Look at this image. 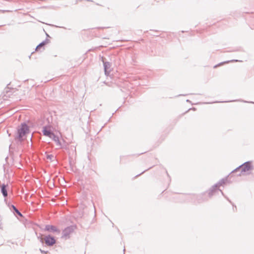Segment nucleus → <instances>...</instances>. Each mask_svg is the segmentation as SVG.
<instances>
[{"instance_id":"nucleus-1","label":"nucleus","mask_w":254,"mask_h":254,"mask_svg":"<svg viewBox=\"0 0 254 254\" xmlns=\"http://www.w3.org/2000/svg\"><path fill=\"white\" fill-rule=\"evenodd\" d=\"M41 241L49 246H53L56 243V239L51 235L42 236Z\"/></svg>"},{"instance_id":"nucleus-2","label":"nucleus","mask_w":254,"mask_h":254,"mask_svg":"<svg viewBox=\"0 0 254 254\" xmlns=\"http://www.w3.org/2000/svg\"><path fill=\"white\" fill-rule=\"evenodd\" d=\"M28 126L25 125L23 124L18 129V138L20 140L23 139L24 137L28 132Z\"/></svg>"},{"instance_id":"nucleus-3","label":"nucleus","mask_w":254,"mask_h":254,"mask_svg":"<svg viewBox=\"0 0 254 254\" xmlns=\"http://www.w3.org/2000/svg\"><path fill=\"white\" fill-rule=\"evenodd\" d=\"M10 190V187L8 185H3L1 188V192H2L4 197H6L7 196V192Z\"/></svg>"},{"instance_id":"nucleus-4","label":"nucleus","mask_w":254,"mask_h":254,"mask_svg":"<svg viewBox=\"0 0 254 254\" xmlns=\"http://www.w3.org/2000/svg\"><path fill=\"white\" fill-rule=\"evenodd\" d=\"M45 230L50 232H56L60 233V231L57 227L52 225H47L45 227Z\"/></svg>"},{"instance_id":"nucleus-5","label":"nucleus","mask_w":254,"mask_h":254,"mask_svg":"<svg viewBox=\"0 0 254 254\" xmlns=\"http://www.w3.org/2000/svg\"><path fill=\"white\" fill-rule=\"evenodd\" d=\"M240 168L242 171H248L251 169V165L249 163H245L241 166Z\"/></svg>"},{"instance_id":"nucleus-6","label":"nucleus","mask_w":254,"mask_h":254,"mask_svg":"<svg viewBox=\"0 0 254 254\" xmlns=\"http://www.w3.org/2000/svg\"><path fill=\"white\" fill-rule=\"evenodd\" d=\"M73 230L71 227H68L65 229L63 231L64 236L65 237H67L69 234H70L73 232Z\"/></svg>"},{"instance_id":"nucleus-7","label":"nucleus","mask_w":254,"mask_h":254,"mask_svg":"<svg viewBox=\"0 0 254 254\" xmlns=\"http://www.w3.org/2000/svg\"><path fill=\"white\" fill-rule=\"evenodd\" d=\"M43 134L45 136L50 137V135H52V132L51 130L47 127H45L43 129Z\"/></svg>"},{"instance_id":"nucleus-8","label":"nucleus","mask_w":254,"mask_h":254,"mask_svg":"<svg viewBox=\"0 0 254 254\" xmlns=\"http://www.w3.org/2000/svg\"><path fill=\"white\" fill-rule=\"evenodd\" d=\"M50 138H52L56 142H59V138L58 137H57V136H56L54 133L52 132V135H50Z\"/></svg>"},{"instance_id":"nucleus-9","label":"nucleus","mask_w":254,"mask_h":254,"mask_svg":"<svg viewBox=\"0 0 254 254\" xmlns=\"http://www.w3.org/2000/svg\"><path fill=\"white\" fill-rule=\"evenodd\" d=\"M45 45V43L43 42L40 44L36 48V50L38 51L41 47Z\"/></svg>"},{"instance_id":"nucleus-10","label":"nucleus","mask_w":254,"mask_h":254,"mask_svg":"<svg viewBox=\"0 0 254 254\" xmlns=\"http://www.w3.org/2000/svg\"><path fill=\"white\" fill-rule=\"evenodd\" d=\"M12 207L13 208L14 210L15 211V212L20 216H22L21 214L18 211L17 209H16V208L14 207V206L12 205Z\"/></svg>"},{"instance_id":"nucleus-11","label":"nucleus","mask_w":254,"mask_h":254,"mask_svg":"<svg viewBox=\"0 0 254 254\" xmlns=\"http://www.w3.org/2000/svg\"><path fill=\"white\" fill-rule=\"evenodd\" d=\"M52 157H53L52 156H47V158H49L50 160H51V159H52Z\"/></svg>"},{"instance_id":"nucleus-12","label":"nucleus","mask_w":254,"mask_h":254,"mask_svg":"<svg viewBox=\"0 0 254 254\" xmlns=\"http://www.w3.org/2000/svg\"><path fill=\"white\" fill-rule=\"evenodd\" d=\"M52 157H53L52 156H47V158H49L50 160H51V159H52Z\"/></svg>"},{"instance_id":"nucleus-13","label":"nucleus","mask_w":254,"mask_h":254,"mask_svg":"<svg viewBox=\"0 0 254 254\" xmlns=\"http://www.w3.org/2000/svg\"><path fill=\"white\" fill-rule=\"evenodd\" d=\"M41 251L42 253H44V254H47V252H43V251H41Z\"/></svg>"},{"instance_id":"nucleus-14","label":"nucleus","mask_w":254,"mask_h":254,"mask_svg":"<svg viewBox=\"0 0 254 254\" xmlns=\"http://www.w3.org/2000/svg\"><path fill=\"white\" fill-rule=\"evenodd\" d=\"M7 199L6 198H5V199H4V201H5L6 202H7Z\"/></svg>"}]
</instances>
